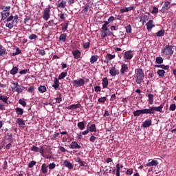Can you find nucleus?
<instances>
[{"label":"nucleus","instance_id":"1","mask_svg":"<svg viewBox=\"0 0 176 176\" xmlns=\"http://www.w3.org/2000/svg\"><path fill=\"white\" fill-rule=\"evenodd\" d=\"M164 107V104H161L159 107H150L148 109L136 110L133 112V116H140V115H153L155 111H157V112H163Z\"/></svg>","mask_w":176,"mask_h":176},{"label":"nucleus","instance_id":"2","mask_svg":"<svg viewBox=\"0 0 176 176\" xmlns=\"http://www.w3.org/2000/svg\"><path fill=\"white\" fill-rule=\"evenodd\" d=\"M135 78L136 79V83L138 85H140V83H142V80H144V78L145 75L144 74V72L142 69H136L135 70Z\"/></svg>","mask_w":176,"mask_h":176},{"label":"nucleus","instance_id":"3","mask_svg":"<svg viewBox=\"0 0 176 176\" xmlns=\"http://www.w3.org/2000/svg\"><path fill=\"white\" fill-rule=\"evenodd\" d=\"M162 53L164 56H173L174 54V50H173V45H167L162 49Z\"/></svg>","mask_w":176,"mask_h":176},{"label":"nucleus","instance_id":"4","mask_svg":"<svg viewBox=\"0 0 176 176\" xmlns=\"http://www.w3.org/2000/svg\"><path fill=\"white\" fill-rule=\"evenodd\" d=\"M50 9H52V6H48L43 12V19L45 21H47L50 19Z\"/></svg>","mask_w":176,"mask_h":176},{"label":"nucleus","instance_id":"5","mask_svg":"<svg viewBox=\"0 0 176 176\" xmlns=\"http://www.w3.org/2000/svg\"><path fill=\"white\" fill-rule=\"evenodd\" d=\"M31 151H32L33 152H39L41 156H43V157H45V149L43 148V147H37L36 146H32V147L31 148Z\"/></svg>","mask_w":176,"mask_h":176},{"label":"nucleus","instance_id":"6","mask_svg":"<svg viewBox=\"0 0 176 176\" xmlns=\"http://www.w3.org/2000/svg\"><path fill=\"white\" fill-rule=\"evenodd\" d=\"M74 86H76L77 87H80V86H83L85 85V81L83 78H79L78 80H74L72 81Z\"/></svg>","mask_w":176,"mask_h":176},{"label":"nucleus","instance_id":"7","mask_svg":"<svg viewBox=\"0 0 176 176\" xmlns=\"http://www.w3.org/2000/svg\"><path fill=\"white\" fill-rule=\"evenodd\" d=\"M170 8H171V2L166 1L161 10V12L162 13H165V12H167V10H168V9H170Z\"/></svg>","mask_w":176,"mask_h":176},{"label":"nucleus","instance_id":"8","mask_svg":"<svg viewBox=\"0 0 176 176\" xmlns=\"http://www.w3.org/2000/svg\"><path fill=\"white\" fill-rule=\"evenodd\" d=\"M109 74L111 76H116V75H119L120 72L119 69H116V67H113L109 70Z\"/></svg>","mask_w":176,"mask_h":176},{"label":"nucleus","instance_id":"9","mask_svg":"<svg viewBox=\"0 0 176 176\" xmlns=\"http://www.w3.org/2000/svg\"><path fill=\"white\" fill-rule=\"evenodd\" d=\"M124 58L125 60H131L133 58V53L131 51L125 52Z\"/></svg>","mask_w":176,"mask_h":176},{"label":"nucleus","instance_id":"10","mask_svg":"<svg viewBox=\"0 0 176 176\" xmlns=\"http://www.w3.org/2000/svg\"><path fill=\"white\" fill-rule=\"evenodd\" d=\"M120 72L121 74H124V72H129V65L122 63L121 65Z\"/></svg>","mask_w":176,"mask_h":176},{"label":"nucleus","instance_id":"11","mask_svg":"<svg viewBox=\"0 0 176 176\" xmlns=\"http://www.w3.org/2000/svg\"><path fill=\"white\" fill-rule=\"evenodd\" d=\"M72 54L74 56V58L76 60H78V58H80L81 52H80V51L76 50L72 51Z\"/></svg>","mask_w":176,"mask_h":176},{"label":"nucleus","instance_id":"12","mask_svg":"<svg viewBox=\"0 0 176 176\" xmlns=\"http://www.w3.org/2000/svg\"><path fill=\"white\" fill-rule=\"evenodd\" d=\"M71 149H80L82 146L78 144L76 142H73L70 144Z\"/></svg>","mask_w":176,"mask_h":176},{"label":"nucleus","instance_id":"13","mask_svg":"<svg viewBox=\"0 0 176 176\" xmlns=\"http://www.w3.org/2000/svg\"><path fill=\"white\" fill-rule=\"evenodd\" d=\"M146 27L148 31H149V30H152V28H154L155 25V23H153V20H149L146 23Z\"/></svg>","mask_w":176,"mask_h":176},{"label":"nucleus","instance_id":"14","mask_svg":"<svg viewBox=\"0 0 176 176\" xmlns=\"http://www.w3.org/2000/svg\"><path fill=\"white\" fill-rule=\"evenodd\" d=\"M47 168H49L47 165L45 163L43 164L41 168L42 174H47Z\"/></svg>","mask_w":176,"mask_h":176},{"label":"nucleus","instance_id":"15","mask_svg":"<svg viewBox=\"0 0 176 176\" xmlns=\"http://www.w3.org/2000/svg\"><path fill=\"white\" fill-rule=\"evenodd\" d=\"M9 14H10V11L3 10L1 12L2 20H6V19H8V16H9Z\"/></svg>","mask_w":176,"mask_h":176},{"label":"nucleus","instance_id":"16","mask_svg":"<svg viewBox=\"0 0 176 176\" xmlns=\"http://www.w3.org/2000/svg\"><path fill=\"white\" fill-rule=\"evenodd\" d=\"M157 164H159V162L157 160H153L151 162L146 164V167H152V166H157Z\"/></svg>","mask_w":176,"mask_h":176},{"label":"nucleus","instance_id":"17","mask_svg":"<svg viewBox=\"0 0 176 176\" xmlns=\"http://www.w3.org/2000/svg\"><path fill=\"white\" fill-rule=\"evenodd\" d=\"M151 125H152L151 120H145L142 124L143 127H144L145 129L150 127Z\"/></svg>","mask_w":176,"mask_h":176},{"label":"nucleus","instance_id":"18","mask_svg":"<svg viewBox=\"0 0 176 176\" xmlns=\"http://www.w3.org/2000/svg\"><path fill=\"white\" fill-rule=\"evenodd\" d=\"M133 9H134V7L133 6H130V7H126L124 8H122L120 12V13H124L126 12H131V10H133Z\"/></svg>","mask_w":176,"mask_h":176},{"label":"nucleus","instance_id":"19","mask_svg":"<svg viewBox=\"0 0 176 176\" xmlns=\"http://www.w3.org/2000/svg\"><path fill=\"white\" fill-rule=\"evenodd\" d=\"M64 166L65 167H67L69 170H72L74 168V165L72 164L67 160H65L63 163Z\"/></svg>","mask_w":176,"mask_h":176},{"label":"nucleus","instance_id":"20","mask_svg":"<svg viewBox=\"0 0 176 176\" xmlns=\"http://www.w3.org/2000/svg\"><path fill=\"white\" fill-rule=\"evenodd\" d=\"M12 91H17L18 93H23V89L20 87V85L12 87Z\"/></svg>","mask_w":176,"mask_h":176},{"label":"nucleus","instance_id":"21","mask_svg":"<svg viewBox=\"0 0 176 176\" xmlns=\"http://www.w3.org/2000/svg\"><path fill=\"white\" fill-rule=\"evenodd\" d=\"M6 54H8V52H6L5 48H3V47L2 45H0V56L3 57V56H6Z\"/></svg>","mask_w":176,"mask_h":176},{"label":"nucleus","instance_id":"22","mask_svg":"<svg viewBox=\"0 0 176 176\" xmlns=\"http://www.w3.org/2000/svg\"><path fill=\"white\" fill-rule=\"evenodd\" d=\"M62 25H63L62 31H63V32H65V31L68 30V25H69V22L67 21H65V23H63Z\"/></svg>","mask_w":176,"mask_h":176},{"label":"nucleus","instance_id":"23","mask_svg":"<svg viewBox=\"0 0 176 176\" xmlns=\"http://www.w3.org/2000/svg\"><path fill=\"white\" fill-rule=\"evenodd\" d=\"M98 60V56L97 55H92L90 59L91 64H94V63H97Z\"/></svg>","mask_w":176,"mask_h":176},{"label":"nucleus","instance_id":"24","mask_svg":"<svg viewBox=\"0 0 176 176\" xmlns=\"http://www.w3.org/2000/svg\"><path fill=\"white\" fill-rule=\"evenodd\" d=\"M58 39L60 42H65L67 41V34H60Z\"/></svg>","mask_w":176,"mask_h":176},{"label":"nucleus","instance_id":"25","mask_svg":"<svg viewBox=\"0 0 176 176\" xmlns=\"http://www.w3.org/2000/svg\"><path fill=\"white\" fill-rule=\"evenodd\" d=\"M38 90L39 93H46V91L47 90L46 88V86L45 85H41L38 87Z\"/></svg>","mask_w":176,"mask_h":176},{"label":"nucleus","instance_id":"26","mask_svg":"<svg viewBox=\"0 0 176 176\" xmlns=\"http://www.w3.org/2000/svg\"><path fill=\"white\" fill-rule=\"evenodd\" d=\"M8 100H9V98L8 96L0 95V100L3 101V102H5V104H8Z\"/></svg>","mask_w":176,"mask_h":176},{"label":"nucleus","instance_id":"27","mask_svg":"<svg viewBox=\"0 0 176 176\" xmlns=\"http://www.w3.org/2000/svg\"><path fill=\"white\" fill-rule=\"evenodd\" d=\"M17 72H19V67H14L11 71L10 72V74L11 75H16V74H17Z\"/></svg>","mask_w":176,"mask_h":176},{"label":"nucleus","instance_id":"28","mask_svg":"<svg viewBox=\"0 0 176 176\" xmlns=\"http://www.w3.org/2000/svg\"><path fill=\"white\" fill-rule=\"evenodd\" d=\"M102 87L104 89H107L108 87V78H104L102 79Z\"/></svg>","mask_w":176,"mask_h":176},{"label":"nucleus","instance_id":"29","mask_svg":"<svg viewBox=\"0 0 176 176\" xmlns=\"http://www.w3.org/2000/svg\"><path fill=\"white\" fill-rule=\"evenodd\" d=\"M78 108H80V104H72L69 106V109L74 111L75 109H78Z\"/></svg>","mask_w":176,"mask_h":176},{"label":"nucleus","instance_id":"30","mask_svg":"<svg viewBox=\"0 0 176 176\" xmlns=\"http://www.w3.org/2000/svg\"><path fill=\"white\" fill-rule=\"evenodd\" d=\"M16 123L19 126H25V122L23 120V119L17 118Z\"/></svg>","mask_w":176,"mask_h":176},{"label":"nucleus","instance_id":"31","mask_svg":"<svg viewBox=\"0 0 176 176\" xmlns=\"http://www.w3.org/2000/svg\"><path fill=\"white\" fill-rule=\"evenodd\" d=\"M157 74L159 76H160L161 78H163L166 74V71L163 70V69H159L157 72Z\"/></svg>","mask_w":176,"mask_h":176},{"label":"nucleus","instance_id":"32","mask_svg":"<svg viewBox=\"0 0 176 176\" xmlns=\"http://www.w3.org/2000/svg\"><path fill=\"white\" fill-rule=\"evenodd\" d=\"M15 111L18 115H23V113H24V110L20 107H16Z\"/></svg>","mask_w":176,"mask_h":176},{"label":"nucleus","instance_id":"33","mask_svg":"<svg viewBox=\"0 0 176 176\" xmlns=\"http://www.w3.org/2000/svg\"><path fill=\"white\" fill-rule=\"evenodd\" d=\"M13 24H14V21H12V22H7L6 24V27H8V28L12 30V28H13L14 27Z\"/></svg>","mask_w":176,"mask_h":176},{"label":"nucleus","instance_id":"34","mask_svg":"<svg viewBox=\"0 0 176 176\" xmlns=\"http://www.w3.org/2000/svg\"><path fill=\"white\" fill-rule=\"evenodd\" d=\"M148 104L152 105L153 104V94H149L148 95Z\"/></svg>","mask_w":176,"mask_h":176},{"label":"nucleus","instance_id":"35","mask_svg":"<svg viewBox=\"0 0 176 176\" xmlns=\"http://www.w3.org/2000/svg\"><path fill=\"white\" fill-rule=\"evenodd\" d=\"M89 131L91 133H96V131H97V127H96V124H91L89 126Z\"/></svg>","mask_w":176,"mask_h":176},{"label":"nucleus","instance_id":"36","mask_svg":"<svg viewBox=\"0 0 176 176\" xmlns=\"http://www.w3.org/2000/svg\"><path fill=\"white\" fill-rule=\"evenodd\" d=\"M141 21H144V23H146L147 20H149V16L147 15H143L140 17Z\"/></svg>","mask_w":176,"mask_h":176},{"label":"nucleus","instance_id":"37","mask_svg":"<svg viewBox=\"0 0 176 176\" xmlns=\"http://www.w3.org/2000/svg\"><path fill=\"white\" fill-rule=\"evenodd\" d=\"M59 86H60V85L58 84V80L57 78H55L54 83L52 85V87L54 88L56 90V89H58Z\"/></svg>","mask_w":176,"mask_h":176},{"label":"nucleus","instance_id":"38","mask_svg":"<svg viewBox=\"0 0 176 176\" xmlns=\"http://www.w3.org/2000/svg\"><path fill=\"white\" fill-rule=\"evenodd\" d=\"M77 126L80 130H85V122H80L78 123Z\"/></svg>","mask_w":176,"mask_h":176},{"label":"nucleus","instance_id":"39","mask_svg":"<svg viewBox=\"0 0 176 176\" xmlns=\"http://www.w3.org/2000/svg\"><path fill=\"white\" fill-rule=\"evenodd\" d=\"M67 72H62V73L58 76V79L59 80H61V79H64V78H65V76H67Z\"/></svg>","mask_w":176,"mask_h":176},{"label":"nucleus","instance_id":"40","mask_svg":"<svg viewBox=\"0 0 176 176\" xmlns=\"http://www.w3.org/2000/svg\"><path fill=\"white\" fill-rule=\"evenodd\" d=\"M155 63L157 64H163V58L162 57H157L155 59Z\"/></svg>","mask_w":176,"mask_h":176},{"label":"nucleus","instance_id":"41","mask_svg":"<svg viewBox=\"0 0 176 176\" xmlns=\"http://www.w3.org/2000/svg\"><path fill=\"white\" fill-rule=\"evenodd\" d=\"M164 30H161L156 33V36H164Z\"/></svg>","mask_w":176,"mask_h":176},{"label":"nucleus","instance_id":"42","mask_svg":"<svg viewBox=\"0 0 176 176\" xmlns=\"http://www.w3.org/2000/svg\"><path fill=\"white\" fill-rule=\"evenodd\" d=\"M47 166L50 170H54V168H56V164L51 163L49 165H47Z\"/></svg>","mask_w":176,"mask_h":176},{"label":"nucleus","instance_id":"43","mask_svg":"<svg viewBox=\"0 0 176 176\" xmlns=\"http://www.w3.org/2000/svg\"><path fill=\"white\" fill-rule=\"evenodd\" d=\"M29 39L30 41H34V39H38V36L35 34H32L29 36Z\"/></svg>","mask_w":176,"mask_h":176},{"label":"nucleus","instance_id":"44","mask_svg":"<svg viewBox=\"0 0 176 176\" xmlns=\"http://www.w3.org/2000/svg\"><path fill=\"white\" fill-rule=\"evenodd\" d=\"M126 32L127 34H131V25H128L127 26L125 27Z\"/></svg>","mask_w":176,"mask_h":176},{"label":"nucleus","instance_id":"45","mask_svg":"<svg viewBox=\"0 0 176 176\" xmlns=\"http://www.w3.org/2000/svg\"><path fill=\"white\" fill-rule=\"evenodd\" d=\"M28 72H30V69H25L20 71L19 74H20V75H25V74H28Z\"/></svg>","mask_w":176,"mask_h":176},{"label":"nucleus","instance_id":"46","mask_svg":"<svg viewBox=\"0 0 176 176\" xmlns=\"http://www.w3.org/2000/svg\"><path fill=\"white\" fill-rule=\"evenodd\" d=\"M65 5H67V2L62 1V2L58 4V8H65Z\"/></svg>","mask_w":176,"mask_h":176},{"label":"nucleus","instance_id":"47","mask_svg":"<svg viewBox=\"0 0 176 176\" xmlns=\"http://www.w3.org/2000/svg\"><path fill=\"white\" fill-rule=\"evenodd\" d=\"M100 35L102 36V38L104 39V38H106V36H107V31L105 30H102L101 32H100Z\"/></svg>","mask_w":176,"mask_h":176},{"label":"nucleus","instance_id":"48","mask_svg":"<svg viewBox=\"0 0 176 176\" xmlns=\"http://www.w3.org/2000/svg\"><path fill=\"white\" fill-rule=\"evenodd\" d=\"M84 49H89L90 47V42H86L82 44Z\"/></svg>","mask_w":176,"mask_h":176},{"label":"nucleus","instance_id":"49","mask_svg":"<svg viewBox=\"0 0 176 176\" xmlns=\"http://www.w3.org/2000/svg\"><path fill=\"white\" fill-rule=\"evenodd\" d=\"M35 164H36V162L35 161H31L29 164H28V167L29 168H32L33 166H35Z\"/></svg>","mask_w":176,"mask_h":176},{"label":"nucleus","instance_id":"50","mask_svg":"<svg viewBox=\"0 0 176 176\" xmlns=\"http://www.w3.org/2000/svg\"><path fill=\"white\" fill-rule=\"evenodd\" d=\"M151 13L153 14H157V13H159V9H157V8H156V7H153V9Z\"/></svg>","mask_w":176,"mask_h":176},{"label":"nucleus","instance_id":"51","mask_svg":"<svg viewBox=\"0 0 176 176\" xmlns=\"http://www.w3.org/2000/svg\"><path fill=\"white\" fill-rule=\"evenodd\" d=\"M115 55H111V54H108L107 55V60H113V58H115Z\"/></svg>","mask_w":176,"mask_h":176},{"label":"nucleus","instance_id":"52","mask_svg":"<svg viewBox=\"0 0 176 176\" xmlns=\"http://www.w3.org/2000/svg\"><path fill=\"white\" fill-rule=\"evenodd\" d=\"M126 175H131L133 174V168H129L126 171Z\"/></svg>","mask_w":176,"mask_h":176},{"label":"nucleus","instance_id":"53","mask_svg":"<svg viewBox=\"0 0 176 176\" xmlns=\"http://www.w3.org/2000/svg\"><path fill=\"white\" fill-rule=\"evenodd\" d=\"M19 102L23 107H26L27 106V102H25V101H24V100H21V99L19 100Z\"/></svg>","mask_w":176,"mask_h":176},{"label":"nucleus","instance_id":"54","mask_svg":"<svg viewBox=\"0 0 176 176\" xmlns=\"http://www.w3.org/2000/svg\"><path fill=\"white\" fill-rule=\"evenodd\" d=\"M105 101H107V98L106 97L100 98L98 99V102H102V104H104V102H105Z\"/></svg>","mask_w":176,"mask_h":176},{"label":"nucleus","instance_id":"55","mask_svg":"<svg viewBox=\"0 0 176 176\" xmlns=\"http://www.w3.org/2000/svg\"><path fill=\"white\" fill-rule=\"evenodd\" d=\"M176 109V105L175 104H172L170 106V111H175Z\"/></svg>","mask_w":176,"mask_h":176},{"label":"nucleus","instance_id":"56","mask_svg":"<svg viewBox=\"0 0 176 176\" xmlns=\"http://www.w3.org/2000/svg\"><path fill=\"white\" fill-rule=\"evenodd\" d=\"M38 54L41 56H45V54H46V52H45V50H40L38 51Z\"/></svg>","mask_w":176,"mask_h":176},{"label":"nucleus","instance_id":"57","mask_svg":"<svg viewBox=\"0 0 176 176\" xmlns=\"http://www.w3.org/2000/svg\"><path fill=\"white\" fill-rule=\"evenodd\" d=\"M94 90L96 93H98V92L101 91V87L96 86L94 87Z\"/></svg>","mask_w":176,"mask_h":176},{"label":"nucleus","instance_id":"58","mask_svg":"<svg viewBox=\"0 0 176 176\" xmlns=\"http://www.w3.org/2000/svg\"><path fill=\"white\" fill-rule=\"evenodd\" d=\"M13 19H14V16L13 15H11L10 16H9L8 19H7V22L8 23H12V21H13Z\"/></svg>","mask_w":176,"mask_h":176},{"label":"nucleus","instance_id":"59","mask_svg":"<svg viewBox=\"0 0 176 176\" xmlns=\"http://www.w3.org/2000/svg\"><path fill=\"white\" fill-rule=\"evenodd\" d=\"M108 21H109V23H112V21H115V16H111L108 19Z\"/></svg>","mask_w":176,"mask_h":176},{"label":"nucleus","instance_id":"60","mask_svg":"<svg viewBox=\"0 0 176 176\" xmlns=\"http://www.w3.org/2000/svg\"><path fill=\"white\" fill-rule=\"evenodd\" d=\"M96 140H97V138H96V136H91L89 138V141L91 142H94Z\"/></svg>","mask_w":176,"mask_h":176},{"label":"nucleus","instance_id":"61","mask_svg":"<svg viewBox=\"0 0 176 176\" xmlns=\"http://www.w3.org/2000/svg\"><path fill=\"white\" fill-rule=\"evenodd\" d=\"M34 90H35V88L34 87V86H31V87H30V88L28 89L29 93H32V91H34Z\"/></svg>","mask_w":176,"mask_h":176},{"label":"nucleus","instance_id":"62","mask_svg":"<svg viewBox=\"0 0 176 176\" xmlns=\"http://www.w3.org/2000/svg\"><path fill=\"white\" fill-rule=\"evenodd\" d=\"M161 68H162V69H168V68H170V66L168 65H161Z\"/></svg>","mask_w":176,"mask_h":176},{"label":"nucleus","instance_id":"63","mask_svg":"<svg viewBox=\"0 0 176 176\" xmlns=\"http://www.w3.org/2000/svg\"><path fill=\"white\" fill-rule=\"evenodd\" d=\"M61 101H63L62 98H56V102H58V104H60V102H61Z\"/></svg>","mask_w":176,"mask_h":176},{"label":"nucleus","instance_id":"64","mask_svg":"<svg viewBox=\"0 0 176 176\" xmlns=\"http://www.w3.org/2000/svg\"><path fill=\"white\" fill-rule=\"evenodd\" d=\"M102 31H108V27L106 25H103L102 27Z\"/></svg>","mask_w":176,"mask_h":176}]
</instances>
